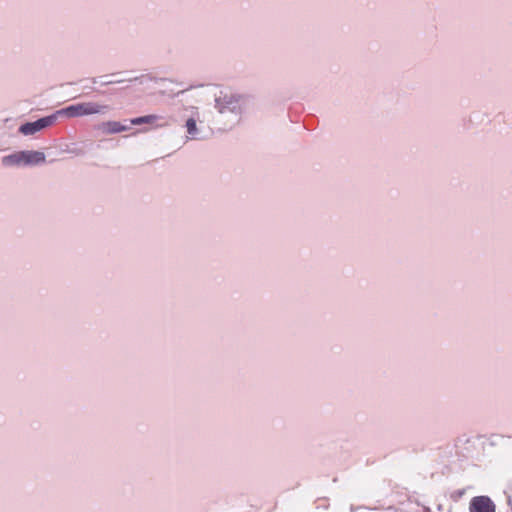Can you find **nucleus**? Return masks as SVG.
Masks as SVG:
<instances>
[{
  "label": "nucleus",
  "instance_id": "obj_6",
  "mask_svg": "<svg viewBox=\"0 0 512 512\" xmlns=\"http://www.w3.org/2000/svg\"><path fill=\"white\" fill-rule=\"evenodd\" d=\"M159 119L157 115H146L137 118H133L130 120L132 125H141V124H153Z\"/></svg>",
  "mask_w": 512,
  "mask_h": 512
},
{
  "label": "nucleus",
  "instance_id": "obj_2",
  "mask_svg": "<svg viewBox=\"0 0 512 512\" xmlns=\"http://www.w3.org/2000/svg\"><path fill=\"white\" fill-rule=\"evenodd\" d=\"M45 162V155L39 151H20L2 158L5 166L37 165Z\"/></svg>",
  "mask_w": 512,
  "mask_h": 512
},
{
  "label": "nucleus",
  "instance_id": "obj_5",
  "mask_svg": "<svg viewBox=\"0 0 512 512\" xmlns=\"http://www.w3.org/2000/svg\"><path fill=\"white\" fill-rule=\"evenodd\" d=\"M104 134H116L128 130V127L118 121H106L98 126Z\"/></svg>",
  "mask_w": 512,
  "mask_h": 512
},
{
  "label": "nucleus",
  "instance_id": "obj_1",
  "mask_svg": "<svg viewBox=\"0 0 512 512\" xmlns=\"http://www.w3.org/2000/svg\"><path fill=\"white\" fill-rule=\"evenodd\" d=\"M107 105H101L96 102H82L70 105L56 112L57 115L67 116L69 118L83 117L94 114H101L107 111Z\"/></svg>",
  "mask_w": 512,
  "mask_h": 512
},
{
  "label": "nucleus",
  "instance_id": "obj_7",
  "mask_svg": "<svg viewBox=\"0 0 512 512\" xmlns=\"http://www.w3.org/2000/svg\"><path fill=\"white\" fill-rule=\"evenodd\" d=\"M186 128H187V133H188L191 137H194V136L197 134V125H196V121H195V119H193V118H189V119L186 121Z\"/></svg>",
  "mask_w": 512,
  "mask_h": 512
},
{
  "label": "nucleus",
  "instance_id": "obj_3",
  "mask_svg": "<svg viewBox=\"0 0 512 512\" xmlns=\"http://www.w3.org/2000/svg\"><path fill=\"white\" fill-rule=\"evenodd\" d=\"M56 114L41 118L35 122H28L20 126L19 131L23 135H32L48 126H51L56 120Z\"/></svg>",
  "mask_w": 512,
  "mask_h": 512
},
{
  "label": "nucleus",
  "instance_id": "obj_4",
  "mask_svg": "<svg viewBox=\"0 0 512 512\" xmlns=\"http://www.w3.org/2000/svg\"><path fill=\"white\" fill-rule=\"evenodd\" d=\"M469 512H496V506L488 496H475L470 501Z\"/></svg>",
  "mask_w": 512,
  "mask_h": 512
},
{
  "label": "nucleus",
  "instance_id": "obj_8",
  "mask_svg": "<svg viewBox=\"0 0 512 512\" xmlns=\"http://www.w3.org/2000/svg\"><path fill=\"white\" fill-rule=\"evenodd\" d=\"M465 494V490H459L453 493V498L458 499Z\"/></svg>",
  "mask_w": 512,
  "mask_h": 512
}]
</instances>
